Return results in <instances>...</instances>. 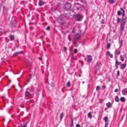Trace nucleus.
I'll return each instance as SVG.
<instances>
[{"label":"nucleus","mask_w":127,"mask_h":127,"mask_svg":"<svg viewBox=\"0 0 127 127\" xmlns=\"http://www.w3.org/2000/svg\"><path fill=\"white\" fill-rule=\"evenodd\" d=\"M125 15V13H122L123 17L121 21V30L122 32L124 30L125 25L127 21V17H124Z\"/></svg>","instance_id":"f257e3e1"},{"label":"nucleus","mask_w":127,"mask_h":127,"mask_svg":"<svg viewBox=\"0 0 127 127\" xmlns=\"http://www.w3.org/2000/svg\"><path fill=\"white\" fill-rule=\"evenodd\" d=\"M16 17L15 16H12L10 25L11 27L14 29L15 27L17 24V22L16 20Z\"/></svg>","instance_id":"f03ea898"},{"label":"nucleus","mask_w":127,"mask_h":127,"mask_svg":"<svg viewBox=\"0 0 127 127\" xmlns=\"http://www.w3.org/2000/svg\"><path fill=\"white\" fill-rule=\"evenodd\" d=\"M80 36V34L77 33V34L75 35L74 38L72 39V41L74 42V44L75 45H76L77 41L78 40Z\"/></svg>","instance_id":"7ed1b4c3"},{"label":"nucleus","mask_w":127,"mask_h":127,"mask_svg":"<svg viewBox=\"0 0 127 127\" xmlns=\"http://www.w3.org/2000/svg\"><path fill=\"white\" fill-rule=\"evenodd\" d=\"M71 5H72L70 3L67 2L64 4V8L65 10H68L70 9Z\"/></svg>","instance_id":"20e7f679"},{"label":"nucleus","mask_w":127,"mask_h":127,"mask_svg":"<svg viewBox=\"0 0 127 127\" xmlns=\"http://www.w3.org/2000/svg\"><path fill=\"white\" fill-rule=\"evenodd\" d=\"M83 16L79 14H77L75 16V20L78 21H80L81 20Z\"/></svg>","instance_id":"39448f33"},{"label":"nucleus","mask_w":127,"mask_h":127,"mask_svg":"<svg viewBox=\"0 0 127 127\" xmlns=\"http://www.w3.org/2000/svg\"><path fill=\"white\" fill-rule=\"evenodd\" d=\"M101 64L99 62H98L96 65H95V67L97 70H99L101 67Z\"/></svg>","instance_id":"423d86ee"},{"label":"nucleus","mask_w":127,"mask_h":127,"mask_svg":"<svg viewBox=\"0 0 127 127\" xmlns=\"http://www.w3.org/2000/svg\"><path fill=\"white\" fill-rule=\"evenodd\" d=\"M87 62L89 63L91 62L92 60V58L91 56L90 55H87Z\"/></svg>","instance_id":"0eeeda50"},{"label":"nucleus","mask_w":127,"mask_h":127,"mask_svg":"<svg viewBox=\"0 0 127 127\" xmlns=\"http://www.w3.org/2000/svg\"><path fill=\"white\" fill-rule=\"evenodd\" d=\"M23 51H21L20 52H17L13 54V57H16V56L19 55L20 54H22L23 53Z\"/></svg>","instance_id":"6e6552de"},{"label":"nucleus","mask_w":127,"mask_h":127,"mask_svg":"<svg viewBox=\"0 0 127 127\" xmlns=\"http://www.w3.org/2000/svg\"><path fill=\"white\" fill-rule=\"evenodd\" d=\"M122 93L124 95H127V88L123 89L122 91Z\"/></svg>","instance_id":"1a4fd4ad"},{"label":"nucleus","mask_w":127,"mask_h":127,"mask_svg":"<svg viewBox=\"0 0 127 127\" xmlns=\"http://www.w3.org/2000/svg\"><path fill=\"white\" fill-rule=\"evenodd\" d=\"M104 119L105 122V125H107L108 124L109 122V121L107 117H104Z\"/></svg>","instance_id":"9d476101"},{"label":"nucleus","mask_w":127,"mask_h":127,"mask_svg":"<svg viewBox=\"0 0 127 127\" xmlns=\"http://www.w3.org/2000/svg\"><path fill=\"white\" fill-rule=\"evenodd\" d=\"M126 63H124L121 65L120 68L122 69H124L126 67Z\"/></svg>","instance_id":"9b49d317"},{"label":"nucleus","mask_w":127,"mask_h":127,"mask_svg":"<svg viewBox=\"0 0 127 127\" xmlns=\"http://www.w3.org/2000/svg\"><path fill=\"white\" fill-rule=\"evenodd\" d=\"M60 20H59V21H62V22L61 23V25H63L64 23V20L62 18L60 17L59 18Z\"/></svg>","instance_id":"f8f14e48"},{"label":"nucleus","mask_w":127,"mask_h":127,"mask_svg":"<svg viewBox=\"0 0 127 127\" xmlns=\"http://www.w3.org/2000/svg\"><path fill=\"white\" fill-rule=\"evenodd\" d=\"M122 63L120 62H118L117 60H116L115 65L117 66L118 65H121Z\"/></svg>","instance_id":"ddd939ff"},{"label":"nucleus","mask_w":127,"mask_h":127,"mask_svg":"<svg viewBox=\"0 0 127 127\" xmlns=\"http://www.w3.org/2000/svg\"><path fill=\"white\" fill-rule=\"evenodd\" d=\"M1 8H2L3 9V13L4 12V11L5 10H6V9L5 8V6H3V5H1Z\"/></svg>","instance_id":"4468645a"},{"label":"nucleus","mask_w":127,"mask_h":127,"mask_svg":"<svg viewBox=\"0 0 127 127\" xmlns=\"http://www.w3.org/2000/svg\"><path fill=\"white\" fill-rule=\"evenodd\" d=\"M106 105L108 108H110L112 106L110 102H108L106 104Z\"/></svg>","instance_id":"2eb2a0df"},{"label":"nucleus","mask_w":127,"mask_h":127,"mask_svg":"<svg viewBox=\"0 0 127 127\" xmlns=\"http://www.w3.org/2000/svg\"><path fill=\"white\" fill-rule=\"evenodd\" d=\"M92 112H90L88 114V117L89 118L91 119L92 117Z\"/></svg>","instance_id":"dca6fc26"},{"label":"nucleus","mask_w":127,"mask_h":127,"mask_svg":"<svg viewBox=\"0 0 127 127\" xmlns=\"http://www.w3.org/2000/svg\"><path fill=\"white\" fill-rule=\"evenodd\" d=\"M44 4V2L42 1H40L38 2V4L39 6L42 5Z\"/></svg>","instance_id":"f3484780"},{"label":"nucleus","mask_w":127,"mask_h":127,"mask_svg":"<svg viewBox=\"0 0 127 127\" xmlns=\"http://www.w3.org/2000/svg\"><path fill=\"white\" fill-rule=\"evenodd\" d=\"M108 1L109 3L112 4L115 2L116 0H108Z\"/></svg>","instance_id":"a211bd4d"},{"label":"nucleus","mask_w":127,"mask_h":127,"mask_svg":"<svg viewBox=\"0 0 127 127\" xmlns=\"http://www.w3.org/2000/svg\"><path fill=\"white\" fill-rule=\"evenodd\" d=\"M120 100L122 102H124L126 100L125 98L124 97H122L121 98Z\"/></svg>","instance_id":"6ab92c4d"},{"label":"nucleus","mask_w":127,"mask_h":127,"mask_svg":"<svg viewBox=\"0 0 127 127\" xmlns=\"http://www.w3.org/2000/svg\"><path fill=\"white\" fill-rule=\"evenodd\" d=\"M115 101L116 102H119V98L117 96H115Z\"/></svg>","instance_id":"aec40b11"},{"label":"nucleus","mask_w":127,"mask_h":127,"mask_svg":"<svg viewBox=\"0 0 127 127\" xmlns=\"http://www.w3.org/2000/svg\"><path fill=\"white\" fill-rule=\"evenodd\" d=\"M10 40L12 41L14 39L15 37L14 35H11L10 37Z\"/></svg>","instance_id":"412c9836"},{"label":"nucleus","mask_w":127,"mask_h":127,"mask_svg":"<svg viewBox=\"0 0 127 127\" xmlns=\"http://www.w3.org/2000/svg\"><path fill=\"white\" fill-rule=\"evenodd\" d=\"M63 116H64V113H63V112H62L61 114V115H60V119L61 121L62 120Z\"/></svg>","instance_id":"4be33fe9"},{"label":"nucleus","mask_w":127,"mask_h":127,"mask_svg":"<svg viewBox=\"0 0 127 127\" xmlns=\"http://www.w3.org/2000/svg\"><path fill=\"white\" fill-rule=\"evenodd\" d=\"M30 95V93L29 92L26 91L25 93V95L26 96H28Z\"/></svg>","instance_id":"5701e85b"},{"label":"nucleus","mask_w":127,"mask_h":127,"mask_svg":"<svg viewBox=\"0 0 127 127\" xmlns=\"http://www.w3.org/2000/svg\"><path fill=\"white\" fill-rule=\"evenodd\" d=\"M70 127H74L73 124V120L72 119H71V121L70 123Z\"/></svg>","instance_id":"b1692460"},{"label":"nucleus","mask_w":127,"mask_h":127,"mask_svg":"<svg viewBox=\"0 0 127 127\" xmlns=\"http://www.w3.org/2000/svg\"><path fill=\"white\" fill-rule=\"evenodd\" d=\"M27 123H23V124H21V126L22 127H27Z\"/></svg>","instance_id":"393cba45"},{"label":"nucleus","mask_w":127,"mask_h":127,"mask_svg":"<svg viewBox=\"0 0 127 127\" xmlns=\"http://www.w3.org/2000/svg\"><path fill=\"white\" fill-rule=\"evenodd\" d=\"M31 79V76H30V77L29 78V79L28 80L26 81L25 83V85H27L28 83H29V82L30 81V79Z\"/></svg>","instance_id":"a878e982"},{"label":"nucleus","mask_w":127,"mask_h":127,"mask_svg":"<svg viewBox=\"0 0 127 127\" xmlns=\"http://www.w3.org/2000/svg\"><path fill=\"white\" fill-rule=\"evenodd\" d=\"M107 53H108L110 57L111 58H112L113 57V55L112 54H110V52H109V51H108L107 52Z\"/></svg>","instance_id":"bb28decb"},{"label":"nucleus","mask_w":127,"mask_h":127,"mask_svg":"<svg viewBox=\"0 0 127 127\" xmlns=\"http://www.w3.org/2000/svg\"><path fill=\"white\" fill-rule=\"evenodd\" d=\"M111 46V44L110 43H108L107 44V49H109L110 48V47Z\"/></svg>","instance_id":"cd10ccee"},{"label":"nucleus","mask_w":127,"mask_h":127,"mask_svg":"<svg viewBox=\"0 0 127 127\" xmlns=\"http://www.w3.org/2000/svg\"><path fill=\"white\" fill-rule=\"evenodd\" d=\"M70 81H68L67 83L66 84L67 86L68 87H69L70 86Z\"/></svg>","instance_id":"c85d7f7f"},{"label":"nucleus","mask_w":127,"mask_h":127,"mask_svg":"<svg viewBox=\"0 0 127 127\" xmlns=\"http://www.w3.org/2000/svg\"><path fill=\"white\" fill-rule=\"evenodd\" d=\"M120 20L121 19L120 18H117V23H118L119 22H120Z\"/></svg>","instance_id":"c756f323"},{"label":"nucleus","mask_w":127,"mask_h":127,"mask_svg":"<svg viewBox=\"0 0 127 127\" xmlns=\"http://www.w3.org/2000/svg\"><path fill=\"white\" fill-rule=\"evenodd\" d=\"M122 13L121 11H118L117 12V14L118 15L120 16V15Z\"/></svg>","instance_id":"7c9ffc66"},{"label":"nucleus","mask_w":127,"mask_h":127,"mask_svg":"<svg viewBox=\"0 0 127 127\" xmlns=\"http://www.w3.org/2000/svg\"><path fill=\"white\" fill-rule=\"evenodd\" d=\"M120 59H121V60L122 62L124 60V58L123 57H122V55L121 56Z\"/></svg>","instance_id":"2f4dec72"},{"label":"nucleus","mask_w":127,"mask_h":127,"mask_svg":"<svg viewBox=\"0 0 127 127\" xmlns=\"http://www.w3.org/2000/svg\"><path fill=\"white\" fill-rule=\"evenodd\" d=\"M70 35H68V39L70 41L71 40V39L70 37Z\"/></svg>","instance_id":"473e14b6"},{"label":"nucleus","mask_w":127,"mask_h":127,"mask_svg":"<svg viewBox=\"0 0 127 127\" xmlns=\"http://www.w3.org/2000/svg\"><path fill=\"white\" fill-rule=\"evenodd\" d=\"M120 72L119 70H118L117 71V77H118L120 75Z\"/></svg>","instance_id":"72a5a7b5"},{"label":"nucleus","mask_w":127,"mask_h":127,"mask_svg":"<svg viewBox=\"0 0 127 127\" xmlns=\"http://www.w3.org/2000/svg\"><path fill=\"white\" fill-rule=\"evenodd\" d=\"M100 89V87L99 86H97L96 87V90H99Z\"/></svg>","instance_id":"f704fd0d"},{"label":"nucleus","mask_w":127,"mask_h":127,"mask_svg":"<svg viewBox=\"0 0 127 127\" xmlns=\"http://www.w3.org/2000/svg\"><path fill=\"white\" fill-rule=\"evenodd\" d=\"M116 53L118 55L120 53V52L118 50H116Z\"/></svg>","instance_id":"c9c22d12"},{"label":"nucleus","mask_w":127,"mask_h":127,"mask_svg":"<svg viewBox=\"0 0 127 127\" xmlns=\"http://www.w3.org/2000/svg\"><path fill=\"white\" fill-rule=\"evenodd\" d=\"M74 53H75L77 52V49H75L74 50Z\"/></svg>","instance_id":"e433bc0d"},{"label":"nucleus","mask_w":127,"mask_h":127,"mask_svg":"<svg viewBox=\"0 0 127 127\" xmlns=\"http://www.w3.org/2000/svg\"><path fill=\"white\" fill-rule=\"evenodd\" d=\"M76 127H80V125L79 124H77L76 125Z\"/></svg>","instance_id":"4c0bfd02"},{"label":"nucleus","mask_w":127,"mask_h":127,"mask_svg":"<svg viewBox=\"0 0 127 127\" xmlns=\"http://www.w3.org/2000/svg\"><path fill=\"white\" fill-rule=\"evenodd\" d=\"M72 32L73 33H75V31L74 30V28L73 29L72 31Z\"/></svg>","instance_id":"58836bf2"},{"label":"nucleus","mask_w":127,"mask_h":127,"mask_svg":"<svg viewBox=\"0 0 127 127\" xmlns=\"http://www.w3.org/2000/svg\"><path fill=\"white\" fill-rule=\"evenodd\" d=\"M67 49V48L65 47H64V51H66Z\"/></svg>","instance_id":"ea45409f"},{"label":"nucleus","mask_w":127,"mask_h":127,"mask_svg":"<svg viewBox=\"0 0 127 127\" xmlns=\"http://www.w3.org/2000/svg\"><path fill=\"white\" fill-rule=\"evenodd\" d=\"M118 89H116L114 91L115 92H118Z\"/></svg>","instance_id":"a19ab883"},{"label":"nucleus","mask_w":127,"mask_h":127,"mask_svg":"<svg viewBox=\"0 0 127 127\" xmlns=\"http://www.w3.org/2000/svg\"><path fill=\"white\" fill-rule=\"evenodd\" d=\"M102 87L103 88H106V87L105 85H103L102 86Z\"/></svg>","instance_id":"79ce46f5"},{"label":"nucleus","mask_w":127,"mask_h":127,"mask_svg":"<svg viewBox=\"0 0 127 127\" xmlns=\"http://www.w3.org/2000/svg\"><path fill=\"white\" fill-rule=\"evenodd\" d=\"M75 8L77 9V10H79V8L77 7H76Z\"/></svg>","instance_id":"37998d69"},{"label":"nucleus","mask_w":127,"mask_h":127,"mask_svg":"<svg viewBox=\"0 0 127 127\" xmlns=\"http://www.w3.org/2000/svg\"><path fill=\"white\" fill-rule=\"evenodd\" d=\"M122 11V13H125V11L124 10H123Z\"/></svg>","instance_id":"c03bdc74"},{"label":"nucleus","mask_w":127,"mask_h":127,"mask_svg":"<svg viewBox=\"0 0 127 127\" xmlns=\"http://www.w3.org/2000/svg\"><path fill=\"white\" fill-rule=\"evenodd\" d=\"M38 15H37V16H36V18L37 19H38Z\"/></svg>","instance_id":"a18cd8bd"},{"label":"nucleus","mask_w":127,"mask_h":127,"mask_svg":"<svg viewBox=\"0 0 127 127\" xmlns=\"http://www.w3.org/2000/svg\"><path fill=\"white\" fill-rule=\"evenodd\" d=\"M52 86L53 87H54L55 86V85L54 84H52Z\"/></svg>","instance_id":"49530a36"},{"label":"nucleus","mask_w":127,"mask_h":127,"mask_svg":"<svg viewBox=\"0 0 127 127\" xmlns=\"http://www.w3.org/2000/svg\"><path fill=\"white\" fill-rule=\"evenodd\" d=\"M50 29V27L49 26H48V30H49Z\"/></svg>","instance_id":"de8ad7c7"},{"label":"nucleus","mask_w":127,"mask_h":127,"mask_svg":"<svg viewBox=\"0 0 127 127\" xmlns=\"http://www.w3.org/2000/svg\"><path fill=\"white\" fill-rule=\"evenodd\" d=\"M120 10H122V11L123 10V9L122 8H120Z\"/></svg>","instance_id":"09e8293b"},{"label":"nucleus","mask_w":127,"mask_h":127,"mask_svg":"<svg viewBox=\"0 0 127 127\" xmlns=\"http://www.w3.org/2000/svg\"><path fill=\"white\" fill-rule=\"evenodd\" d=\"M39 58V59L40 60H41L42 59L41 58Z\"/></svg>","instance_id":"8fccbe9b"},{"label":"nucleus","mask_w":127,"mask_h":127,"mask_svg":"<svg viewBox=\"0 0 127 127\" xmlns=\"http://www.w3.org/2000/svg\"><path fill=\"white\" fill-rule=\"evenodd\" d=\"M46 29L48 31V27L46 28Z\"/></svg>","instance_id":"3c124183"},{"label":"nucleus","mask_w":127,"mask_h":127,"mask_svg":"<svg viewBox=\"0 0 127 127\" xmlns=\"http://www.w3.org/2000/svg\"><path fill=\"white\" fill-rule=\"evenodd\" d=\"M59 22H60L61 24V23L62 22V21H59Z\"/></svg>","instance_id":"603ef678"},{"label":"nucleus","mask_w":127,"mask_h":127,"mask_svg":"<svg viewBox=\"0 0 127 127\" xmlns=\"http://www.w3.org/2000/svg\"><path fill=\"white\" fill-rule=\"evenodd\" d=\"M72 12H73V15H74V12L73 11H72Z\"/></svg>","instance_id":"864d4df0"},{"label":"nucleus","mask_w":127,"mask_h":127,"mask_svg":"<svg viewBox=\"0 0 127 127\" xmlns=\"http://www.w3.org/2000/svg\"><path fill=\"white\" fill-rule=\"evenodd\" d=\"M101 23H102V24H103V23H104V22H101Z\"/></svg>","instance_id":"5fc2aeb1"},{"label":"nucleus","mask_w":127,"mask_h":127,"mask_svg":"<svg viewBox=\"0 0 127 127\" xmlns=\"http://www.w3.org/2000/svg\"><path fill=\"white\" fill-rule=\"evenodd\" d=\"M106 125H105V127H106Z\"/></svg>","instance_id":"6e6d98bb"},{"label":"nucleus","mask_w":127,"mask_h":127,"mask_svg":"<svg viewBox=\"0 0 127 127\" xmlns=\"http://www.w3.org/2000/svg\"><path fill=\"white\" fill-rule=\"evenodd\" d=\"M126 62H127V61H126L125 62V63H126Z\"/></svg>","instance_id":"4d7b16f0"},{"label":"nucleus","mask_w":127,"mask_h":127,"mask_svg":"<svg viewBox=\"0 0 127 127\" xmlns=\"http://www.w3.org/2000/svg\"><path fill=\"white\" fill-rule=\"evenodd\" d=\"M17 41L18 42H19V41H18V40H17Z\"/></svg>","instance_id":"13d9d810"},{"label":"nucleus","mask_w":127,"mask_h":127,"mask_svg":"<svg viewBox=\"0 0 127 127\" xmlns=\"http://www.w3.org/2000/svg\"><path fill=\"white\" fill-rule=\"evenodd\" d=\"M106 109H107L106 108H105V110Z\"/></svg>","instance_id":"bf43d9fd"},{"label":"nucleus","mask_w":127,"mask_h":127,"mask_svg":"<svg viewBox=\"0 0 127 127\" xmlns=\"http://www.w3.org/2000/svg\"><path fill=\"white\" fill-rule=\"evenodd\" d=\"M11 81L10 80V82Z\"/></svg>","instance_id":"052dcab7"}]
</instances>
